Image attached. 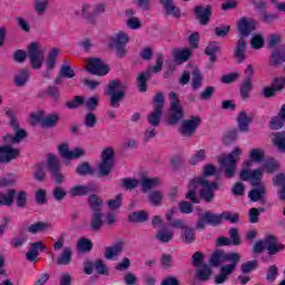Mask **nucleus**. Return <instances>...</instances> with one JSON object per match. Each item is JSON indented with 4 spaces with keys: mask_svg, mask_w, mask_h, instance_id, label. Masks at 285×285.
<instances>
[{
    "mask_svg": "<svg viewBox=\"0 0 285 285\" xmlns=\"http://www.w3.org/2000/svg\"><path fill=\"white\" fill-rule=\"evenodd\" d=\"M197 186H200L199 197L203 198L206 204H210L215 199V190H219V183L208 181L204 177H194L189 180L188 193L186 194V199H189L191 204H199V198L197 197Z\"/></svg>",
    "mask_w": 285,
    "mask_h": 285,
    "instance_id": "1",
    "label": "nucleus"
},
{
    "mask_svg": "<svg viewBox=\"0 0 285 285\" xmlns=\"http://www.w3.org/2000/svg\"><path fill=\"white\" fill-rule=\"evenodd\" d=\"M199 219L196 223V228L198 230H204L206 225L208 226H222L223 219L229 222V224H237L239 222V215L237 213L223 212L222 214H213V212H205L203 214H198Z\"/></svg>",
    "mask_w": 285,
    "mask_h": 285,
    "instance_id": "2",
    "label": "nucleus"
},
{
    "mask_svg": "<svg viewBox=\"0 0 285 285\" xmlns=\"http://www.w3.org/2000/svg\"><path fill=\"white\" fill-rule=\"evenodd\" d=\"M106 97H109L110 108H119L121 101L126 99V85L119 79L109 80L105 88Z\"/></svg>",
    "mask_w": 285,
    "mask_h": 285,
    "instance_id": "3",
    "label": "nucleus"
},
{
    "mask_svg": "<svg viewBox=\"0 0 285 285\" xmlns=\"http://www.w3.org/2000/svg\"><path fill=\"white\" fill-rule=\"evenodd\" d=\"M6 145L0 146V164H11L16 159L21 157V149L12 147L13 144H18L14 139V135L7 134L3 137Z\"/></svg>",
    "mask_w": 285,
    "mask_h": 285,
    "instance_id": "4",
    "label": "nucleus"
},
{
    "mask_svg": "<svg viewBox=\"0 0 285 285\" xmlns=\"http://www.w3.org/2000/svg\"><path fill=\"white\" fill-rule=\"evenodd\" d=\"M169 97V110L167 115L166 122L168 126H177L181 119H184V108L181 107V100H179V95L171 91Z\"/></svg>",
    "mask_w": 285,
    "mask_h": 285,
    "instance_id": "5",
    "label": "nucleus"
},
{
    "mask_svg": "<svg viewBox=\"0 0 285 285\" xmlns=\"http://www.w3.org/2000/svg\"><path fill=\"white\" fill-rule=\"evenodd\" d=\"M264 248H267L268 255H277V253L284 250L285 245L277 243V236L269 234L263 240L254 243L253 252L259 255L264 253Z\"/></svg>",
    "mask_w": 285,
    "mask_h": 285,
    "instance_id": "6",
    "label": "nucleus"
},
{
    "mask_svg": "<svg viewBox=\"0 0 285 285\" xmlns=\"http://www.w3.org/2000/svg\"><path fill=\"white\" fill-rule=\"evenodd\" d=\"M227 264V266H237L239 262H242V256L239 253H226L224 249H216L209 257V264L214 268H218V266H222V264Z\"/></svg>",
    "mask_w": 285,
    "mask_h": 285,
    "instance_id": "7",
    "label": "nucleus"
},
{
    "mask_svg": "<svg viewBox=\"0 0 285 285\" xmlns=\"http://www.w3.org/2000/svg\"><path fill=\"white\" fill-rule=\"evenodd\" d=\"M164 69V53L159 52L156 59V65L147 68L146 71L141 72L137 77V86L140 92H146L148 90V79L151 75H157Z\"/></svg>",
    "mask_w": 285,
    "mask_h": 285,
    "instance_id": "8",
    "label": "nucleus"
},
{
    "mask_svg": "<svg viewBox=\"0 0 285 285\" xmlns=\"http://www.w3.org/2000/svg\"><path fill=\"white\" fill-rule=\"evenodd\" d=\"M239 155H242V149L239 147H235L232 153L219 160L220 166L225 167V177H227V179H233V177H235Z\"/></svg>",
    "mask_w": 285,
    "mask_h": 285,
    "instance_id": "9",
    "label": "nucleus"
},
{
    "mask_svg": "<svg viewBox=\"0 0 285 285\" xmlns=\"http://www.w3.org/2000/svg\"><path fill=\"white\" fill-rule=\"evenodd\" d=\"M129 41H130V37L126 32L119 31L118 33H116L114 37L110 38L109 48L116 51V55L117 57H119V59H124V57L128 55V51L126 50V46H128Z\"/></svg>",
    "mask_w": 285,
    "mask_h": 285,
    "instance_id": "10",
    "label": "nucleus"
},
{
    "mask_svg": "<svg viewBox=\"0 0 285 285\" xmlns=\"http://www.w3.org/2000/svg\"><path fill=\"white\" fill-rule=\"evenodd\" d=\"M112 166H115V149L112 147H107L102 149L101 163L99 164V173L101 177H108L112 171Z\"/></svg>",
    "mask_w": 285,
    "mask_h": 285,
    "instance_id": "11",
    "label": "nucleus"
},
{
    "mask_svg": "<svg viewBox=\"0 0 285 285\" xmlns=\"http://www.w3.org/2000/svg\"><path fill=\"white\" fill-rule=\"evenodd\" d=\"M199 126H202V118L199 116H190L189 119L181 121L178 132L181 135V137L190 139V137L197 132Z\"/></svg>",
    "mask_w": 285,
    "mask_h": 285,
    "instance_id": "12",
    "label": "nucleus"
},
{
    "mask_svg": "<svg viewBox=\"0 0 285 285\" xmlns=\"http://www.w3.org/2000/svg\"><path fill=\"white\" fill-rule=\"evenodd\" d=\"M87 72L97 77H106L110 72V66L104 63L101 58H89L87 60Z\"/></svg>",
    "mask_w": 285,
    "mask_h": 285,
    "instance_id": "13",
    "label": "nucleus"
},
{
    "mask_svg": "<svg viewBox=\"0 0 285 285\" xmlns=\"http://www.w3.org/2000/svg\"><path fill=\"white\" fill-rule=\"evenodd\" d=\"M4 115L10 120V126L13 132H16L14 139L18 144H21V141H23V139L28 137V132L24 129H21L19 120H17V116L14 115V111L11 108H7Z\"/></svg>",
    "mask_w": 285,
    "mask_h": 285,
    "instance_id": "14",
    "label": "nucleus"
},
{
    "mask_svg": "<svg viewBox=\"0 0 285 285\" xmlns=\"http://www.w3.org/2000/svg\"><path fill=\"white\" fill-rule=\"evenodd\" d=\"M237 30L240 35V39L250 37V35L257 30V21L253 18L242 17L237 23Z\"/></svg>",
    "mask_w": 285,
    "mask_h": 285,
    "instance_id": "15",
    "label": "nucleus"
},
{
    "mask_svg": "<svg viewBox=\"0 0 285 285\" xmlns=\"http://www.w3.org/2000/svg\"><path fill=\"white\" fill-rule=\"evenodd\" d=\"M27 55L30 59L31 68L39 70L43 66V58L41 57V50L39 49V42H31L28 46Z\"/></svg>",
    "mask_w": 285,
    "mask_h": 285,
    "instance_id": "16",
    "label": "nucleus"
},
{
    "mask_svg": "<svg viewBox=\"0 0 285 285\" xmlns=\"http://www.w3.org/2000/svg\"><path fill=\"white\" fill-rule=\"evenodd\" d=\"M58 151L62 159L72 161V159H81L86 155V150L81 147H75L72 150L68 147V144H61L58 146Z\"/></svg>",
    "mask_w": 285,
    "mask_h": 285,
    "instance_id": "17",
    "label": "nucleus"
},
{
    "mask_svg": "<svg viewBox=\"0 0 285 285\" xmlns=\"http://www.w3.org/2000/svg\"><path fill=\"white\" fill-rule=\"evenodd\" d=\"M106 12V4L99 3L95 4L92 12H90V4L82 6V17L89 21V23H95V19L99 17V14H104Z\"/></svg>",
    "mask_w": 285,
    "mask_h": 285,
    "instance_id": "18",
    "label": "nucleus"
},
{
    "mask_svg": "<svg viewBox=\"0 0 285 285\" xmlns=\"http://www.w3.org/2000/svg\"><path fill=\"white\" fill-rule=\"evenodd\" d=\"M194 12L200 26H208L210 23V17H213V7L210 4L206 7L197 6Z\"/></svg>",
    "mask_w": 285,
    "mask_h": 285,
    "instance_id": "19",
    "label": "nucleus"
},
{
    "mask_svg": "<svg viewBox=\"0 0 285 285\" xmlns=\"http://www.w3.org/2000/svg\"><path fill=\"white\" fill-rule=\"evenodd\" d=\"M235 271H237V266H234V265H223L220 267L219 274H217L214 277L215 284H217V285L226 284V282H228V276L233 275V273Z\"/></svg>",
    "mask_w": 285,
    "mask_h": 285,
    "instance_id": "20",
    "label": "nucleus"
},
{
    "mask_svg": "<svg viewBox=\"0 0 285 285\" xmlns=\"http://www.w3.org/2000/svg\"><path fill=\"white\" fill-rule=\"evenodd\" d=\"M236 121L239 132H248V130H250V124H253V117L242 110L238 112Z\"/></svg>",
    "mask_w": 285,
    "mask_h": 285,
    "instance_id": "21",
    "label": "nucleus"
},
{
    "mask_svg": "<svg viewBox=\"0 0 285 285\" xmlns=\"http://www.w3.org/2000/svg\"><path fill=\"white\" fill-rule=\"evenodd\" d=\"M247 49L248 43L246 42V39L239 38L234 50V57L237 59V63H244Z\"/></svg>",
    "mask_w": 285,
    "mask_h": 285,
    "instance_id": "22",
    "label": "nucleus"
},
{
    "mask_svg": "<svg viewBox=\"0 0 285 285\" xmlns=\"http://www.w3.org/2000/svg\"><path fill=\"white\" fill-rule=\"evenodd\" d=\"M219 50H222V45L218 41H212L206 46L204 52L206 57H209L210 63L217 61V52H219Z\"/></svg>",
    "mask_w": 285,
    "mask_h": 285,
    "instance_id": "23",
    "label": "nucleus"
},
{
    "mask_svg": "<svg viewBox=\"0 0 285 285\" xmlns=\"http://www.w3.org/2000/svg\"><path fill=\"white\" fill-rule=\"evenodd\" d=\"M150 219V215L146 210L132 212L128 216L130 224H144Z\"/></svg>",
    "mask_w": 285,
    "mask_h": 285,
    "instance_id": "24",
    "label": "nucleus"
},
{
    "mask_svg": "<svg viewBox=\"0 0 285 285\" xmlns=\"http://www.w3.org/2000/svg\"><path fill=\"white\" fill-rule=\"evenodd\" d=\"M76 175H79V177H92L95 175V168L90 163L82 161L76 167Z\"/></svg>",
    "mask_w": 285,
    "mask_h": 285,
    "instance_id": "25",
    "label": "nucleus"
},
{
    "mask_svg": "<svg viewBox=\"0 0 285 285\" xmlns=\"http://www.w3.org/2000/svg\"><path fill=\"white\" fill-rule=\"evenodd\" d=\"M92 193V188L87 185H77L70 188L69 196L75 197H86V195H90Z\"/></svg>",
    "mask_w": 285,
    "mask_h": 285,
    "instance_id": "26",
    "label": "nucleus"
},
{
    "mask_svg": "<svg viewBox=\"0 0 285 285\" xmlns=\"http://www.w3.org/2000/svg\"><path fill=\"white\" fill-rule=\"evenodd\" d=\"M285 61V46H278L275 51L271 56V65L272 66H279Z\"/></svg>",
    "mask_w": 285,
    "mask_h": 285,
    "instance_id": "27",
    "label": "nucleus"
},
{
    "mask_svg": "<svg viewBox=\"0 0 285 285\" xmlns=\"http://www.w3.org/2000/svg\"><path fill=\"white\" fill-rule=\"evenodd\" d=\"M124 250V240H119L112 246L105 248V258L112 259L114 257H118V255Z\"/></svg>",
    "mask_w": 285,
    "mask_h": 285,
    "instance_id": "28",
    "label": "nucleus"
},
{
    "mask_svg": "<svg viewBox=\"0 0 285 285\" xmlns=\"http://www.w3.org/2000/svg\"><path fill=\"white\" fill-rule=\"evenodd\" d=\"M164 115V109L154 108V110L147 116V121L153 128H157L161 124V117Z\"/></svg>",
    "mask_w": 285,
    "mask_h": 285,
    "instance_id": "29",
    "label": "nucleus"
},
{
    "mask_svg": "<svg viewBox=\"0 0 285 285\" xmlns=\"http://www.w3.org/2000/svg\"><path fill=\"white\" fill-rule=\"evenodd\" d=\"M161 6H164L166 13L175 17L176 19H179L181 17V10L174 6L173 0H160Z\"/></svg>",
    "mask_w": 285,
    "mask_h": 285,
    "instance_id": "30",
    "label": "nucleus"
},
{
    "mask_svg": "<svg viewBox=\"0 0 285 285\" xmlns=\"http://www.w3.org/2000/svg\"><path fill=\"white\" fill-rule=\"evenodd\" d=\"M273 184H274V186H277L281 188L278 190V197H279L281 202H285V174H277L273 178Z\"/></svg>",
    "mask_w": 285,
    "mask_h": 285,
    "instance_id": "31",
    "label": "nucleus"
},
{
    "mask_svg": "<svg viewBox=\"0 0 285 285\" xmlns=\"http://www.w3.org/2000/svg\"><path fill=\"white\" fill-rule=\"evenodd\" d=\"M72 262V248L65 247L60 256L57 258L58 266H68Z\"/></svg>",
    "mask_w": 285,
    "mask_h": 285,
    "instance_id": "32",
    "label": "nucleus"
},
{
    "mask_svg": "<svg viewBox=\"0 0 285 285\" xmlns=\"http://www.w3.org/2000/svg\"><path fill=\"white\" fill-rule=\"evenodd\" d=\"M30 80V71L28 69H22L18 75L14 76V83L18 88H23Z\"/></svg>",
    "mask_w": 285,
    "mask_h": 285,
    "instance_id": "33",
    "label": "nucleus"
},
{
    "mask_svg": "<svg viewBox=\"0 0 285 285\" xmlns=\"http://www.w3.org/2000/svg\"><path fill=\"white\" fill-rule=\"evenodd\" d=\"M173 237H175V234L173 233V230L166 227L159 229L155 236V238L158 239L160 244H168V242H171Z\"/></svg>",
    "mask_w": 285,
    "mask_h": 285,
    "instance_id": "34",
    "label": "nucleus"
},
{
    "mask_svg": "<svg viewBox=\"0 0 285 285\" xmlns=\"http://www.w3.org/2000/svg\"><path fill=\"white\" fill-rule=\"evenodd\" d=\"M88 204L94 213H101L104 209V199H101L97 194L90 195L88 198Z\"/></svg>",
    "mask_w": 285,
    "mask_h": 285,
    "instance_id": "35",
    "label": "nucleus"
},
{
    "mask_svg": "<svg viewBox=\"0 0 285 285\" xmlns=\"http://www.w3.org/2000/svg\"><path fill=\"white\" fill-rule=\"evenodd\" d=\"M59 119L58 114H49L41 119V126L42 128H56L57 124H59Z\"/></svg>",
    "mask_w": 285,
    "mask_h": 285,
    "instance_id": "36",
    "label": "nucleus"
},
{
    "mask_svg": "<svg viewBox=\"0 0 285 285\" xmlns=\"http://www.w3.org/2000/svg\"><path fill=\"white\" fill-rule=\"evenodd\" d=\"M180 238L185 244H193L197 236L195 234V228L187 226L184 230H181Z\"/></svg>",
    "mask_w": 285,
    "mask_h": 285,
    "instance_id": "37",
    "label": "nucleus"
},
{
    "mask_svg": "<svg viewBox=\"0 0 285 285\" xmlns=\"http://www.w3.org/2000/svg\"><path fill=\"white\" fill-rule=\"evenodd\" d=\"M47 169L51 174L61 170V164L55 154L48 155Z\"/></svg>",
    "mask_w": 285,
    "mask_h": 285,
    "instance_id": "38",
    "label": "nucleus"
},
{
    "mask_svg": "<svg viewBox=\"0 0 285 285\" xmlns=\"http://www.w3.org/2000/svg\"><path fill=\"white\" fill-rule=\"evenodd\" d=\"M50 228V223L48 222H37L32 225H30L27 230L31 235H37V233H43L45 230H48Z\"/></svg>",
    "mask_w": 285,
    "mask_h": 285,
    "instance_id": "39",
    "label": "nucleus"
},
{
    "mask_svg": "<svg viewBox=\"0 0 285 285\" xmlns=\"http://www.w3.org/2000/svg\"><path fill=\"white\" fill-rule=\"evenodd\" d=\"M159 184H160L159 177H154V178L144 177L141 179L142 193H148V190H151V188H157Z\"/></svg>",
    "mask_w": 285,
    "mask_h": 285,
    "instance_id": "40",
    "label": "nucleus"
},
{
    "mask_svg": "<svg viewBox=\"0 0 285 285\" xmlns=\"http://www.w3.org/2000/svg\"><path fill=\"white\" fill-rule=\"evenodd\" d=\"M250 90H253V79L245 78L239 89L242 99H248L250 97Z\"/></svg>",
    "mask_w": 285,
    "mask_h": 285,
    "instance_id": "41",
    "label": "nucleus"
},
{
    "mask_svg": "<svg viewBox=\"0 0 285 285\" xmlns=\"http://www.w3.org/2000/svg\"><path fill=\"white\" fill-rule=\"evenodd\" d=\"M91 230H101V226H104V213L96 212L91 216Z\"/></svg>",
    "mask_w": 285,
    "mask_h": 285,
    "instance_id": "42",
    "label": "nucleus"
},
{
    "mask_svg": "<svg viewBox=\"0 0 285 285\" xmlns=\"http://www.w3.org/2000/svg\"><path fill=\"white\" fill-rule=\"evenodd\" d=\"M57 57H59V49L53 48L47 57L46 66L48 70H55L57 68Z\"/></svg>",
    "mask_w": 285,
    "mask_h": 285,
    "instance_id": "43",
    "label": "nucleus"
},
{
    "mask_svg": "<svg viewBox=\"0 0 285 285\" xmlns=\"http://www.w3.org/2000/svg\"><path fill=\"white\" fill-rule=\"evenodd\" d=\"M262 177H264V170L262 168L253 170V178L250 181L254 188H264V185H262Z\"/></svg>",
    "mask_w": 285,
    "mask_h": 285,
    "instance_id": "44",
    "label": "nucleus"
},
{
    "mask_svg": "<svg viewBox=\"0 0 285 285\" xmlns=\"http://www.w3.org/2000/svg\"><path fill=\"white\" fill-rule=\"evenodd\" d=\"M284 121H285V118L282 116V107H281L278 116L273 117L272 120L269 121L271 130H279L284 128Z\"/></svg>",
    "mask_w": 285,
    "mask_h": 285,
    "instance_id": "45",
    "label": "nucleus"
},
{
    "mask_svg": "<svg viewBox=\"0 0 285 285\" xmlns=\"http://www.w3.org/2000/svg\"><path fill=\"white\" fill-rule=\"evenodd\" d=\"M191 75V88L193 90H199L202 88V82L204 81V77H202V71L196 68L194 69Z\"/></svg>",
    "mask_w": 285,
    "mask_h": 285,
    "instance_id": "46",
    "label": "nucleus"
},
{
    "mask_svg": "<svg viewBox=\"0 0 285 285\" xmlns=\"http://www.w3.org/2000/svg\"><path fill=\"white\" fill-rule=\"evenodd\" d=\"M210 275H213V269H210L208 265H204L196 272V277L200 282H208V279L210 278Z\"/></svg>",
    "mask_w": 285,
    "mask_h": 285,
    "instance_id": "47",
    "label": "nucleus"
},
{
    "mask_svg": "<svg viewBox=\"0 0 285 285\" xmlns=\"http://www.w3.org/2000/svg\"><path fill=\"white\" fill-rule=\"evenodd\" d=\"M264 195H266V187L254 188L249 190L248 198L250 202H259L264 199Z\"/></svg>",
    "mask_w": 285,
    "mask_h": 285,
    "instance_id": "48",
    "label": "nucleus"
},
{
    "mask_svg": "<svg viewBox=\"0 0 285 285\" xmlns=\"http://www.w3.org/2000/svg\"><path fill=\"white\" fill-rule=\"evenodd\" d=\"M266 157L264 149L255 148L249 151V159L255 164H262Z\"/></svg>",
    "mask_w": 285,
    "mask_h": 285,
    "instance_id": "49",
    "label": "nucleus"
},
{
    "mask_svg": "<svg viewBox=\"0 0 285 285\" xmlns=\"http://www.w3.org/2000/svg\"><path fill=\"white\" fill-rule=\"evenodd\" d=\"M100 100H101V98L97 95L87 98L85 101L86 109L89 110V112H95V110H97V108H99Z\"/></svg>",
    "mask_w": 285,
    "mask_h": 285,
    "instance_id": "50",
    "label": "nucleus"
},
{
    "mask_svg": "<svg viewBox=\"0 0 285 285\" xmlns=\"http://www.w3.org/2000/svg\"><path fill=\"white\" fill-rule=\"evenodd\" d=\"M202 161H206V150L204 149L198 150L188 159L190 166H197V164H202Z\"/></svg>",
    "mask_w": 285,
    "mask_h": 285,
    "instance_id": "51",
    "label": "nucleus"
},
{
    "mask_svg": "<svg viewBox=\"0 0 285 285\" xmlns=\"http://www.w3.org/2000/svg\"><path fill=\"white\" fill-rule=\"evenodd\" d=\"M277 277H279V267L277 265H271L267 269L266 281L273 284Z\"/></svg>",
    "mask_w": 285,
    "mask_h": 285,
    "instance_id": "52",
    "label": "nucleus"
},
{
    "mask_svg": "<svg viewBox=\"0 0 285 285\" xmlns=\"http://www.w3.org/2000/svg\"><path fill=\"white\" fill-rule=\"evenodd\" d=\"M274 145L281 153H285V132H276L275 134Z\"/></svg>",
    "mask_w": 285,
    "mask_h": 285,
    "instance_id": "53",
    "label": "nucleus"
},
{
    "mask_svg": "<svg viewBox=\"0 0 285 285\" xmlns=\"http://www.w3.org/2000/svg\"><path fill=\"white\" fill-rule=\"evenodd\" d=\"M237 137H238L237 129H230L226 131V134L224 135L223 141L224 144H226V146H230V144H235V141L237 140Z\"/></svg>",
    "mask_w": 285,
    "mask_h": 285,
    "instance_id": "54",
    "label": "nucleus"
},
{
    "mask_svg": "<svg viewBox=\"0 0 285 285\" xmlns=\"http://www.w3.org/2000/svg\"><path fill=\"white\" fill-rule=\"evenodd\" d=\"M122 199H124L122 194H117L115 199H109L107 202V206H108L109 210H117L118 208H121Z\"/></svg>",
    "mask_w": 285,
    "mask_h": 285,
    "instance_id": "55",
    "label": "nucleus"
},
{
    "mask_svg": "<svg viewBox=\"0 0 285 285\" xmlns=\"http://www.w3.org/2000/svg\"><path fill=\"white\" fill-rule=\"evenodd\" d=\"M78 249L81 253H90V250H92V240L88 238H80L78 242Z\"/></svg>",
    "mask_w": 285,
    "mask_h": 285,
    "instance_id": "56",
    "label": "nucleus"
},
{
    "mask_svg": "<svg viewBox=\"0 0 285 285\" xmlns=\"http://www.w3.org/2000/svg\"><path fill=\"white\" fill-rule=\"evenodd\" d=\"M149 202L151 206H159L164 202V194L159 190H154L149 194Z\"/></svg>",
    "mask_w": 285,
    "mask_h": 285,
    "instance_id": "57",
    "label": "nucleus"
},
{
    "mask_svg": "<svg viewBox=\"0 0 285 285\" xmlns=\"http://www.w3.org/2000/svg\"><path fill=\"white\" fill-rule=\"evenodd\" d=\"M85 102L86 99L82 96H76L73 97V100L67 101L66 106L69 110H75L76 108H79V106H83Z\"/></svg>",
    "mask_w": 285,
    "mask_h": 285,
    "instance_id": "58",
    "label": "nucleus"
},
{
    "mask_svg": "<svg viewBox=\"0 0 285 285\" xmlns=\"http://www.w3.org/2000/svg\"><path fill=\"white\" fill-rule=\"evenodd\" d=\"M174 58L176 61H181V63H184L185 61L190 59V49L175 51Z\"/></svg>",
    "mask_w": 285,
    "mask_h": 285,
    "instance_id": "59",
    "label": "nucleus"
},
{
    "mask_svg": "<svg viewBox=\"0 0 285 285\" xmlns=\"http://www.w3.org/2000/svg\"><path fill=\"white\" fill-rule=\"evenodd\" d=\"M229 237L233 246H239L242 244V237H239V229L237 227L229 229Z\"/></svg>",
    "mask_w": 285,
    "mask_h": 285,
    "instance_id": "60",
    "label": "nucleus"
},
{
    "mask_svg": "<svg viewBox=\"0 0 285 285\" xmlns=\"http://www.w3.org/2000/svg\"><path fill=\"white\" fill-rule=\"evenodd\" d=\"M264 210H265L264 207L250 208L248 214L250 224H257V222H259V215H262Z\"/></svg>",
    "mask_w": 285,
    "mask_h": 285,
    "instance_id": "61",
    "label": "nucleus"
},
{
    "mask_svg": "<svg viewBox=\"0 0 285 285\" xmlns=\"http://www.w3.org/2000/svg\"><path fill=\"white\" fill-rule=\"evenodd\" d=\"M83 124L86 128H95L97 126V116L91 111L86 114Z\"/></svg>",
    "mask_w": 285,
    "mask_h": 285,
    "instance_id": "62",
    "label": "nucleus"
},
{
    "mask_svg": "<svg viewBox=\"0 0 285 285\" xmlns=\"http://www.w3.org/2000/svg\"><path fill=\"white\" fill-rule=\"evenodd\" d=\"M95 269L98 275H109L110 273L102 259H97L95 262Z\"/></svg>",
    "mask_w": 285,
    "mask_h": 285,
    "instance_id": "63",
    "label": "nucleus"
},
{
    "mask_svg": "<svg viewBox=\"0 0 285 285\" xmlns=\"http://www.w3.org/2000/svg\"><path fill=\"white\" fill-rule=\"evenodd\" d=\"M272 87H274V90L276 92H281V90H284L285 87V77H276L272 80Z\"/></svg>",
    "mask_w": 285,
    "mask_h": 285,
    "instance_id": "64",
    "label": "nucleus"
}]
</instances>
